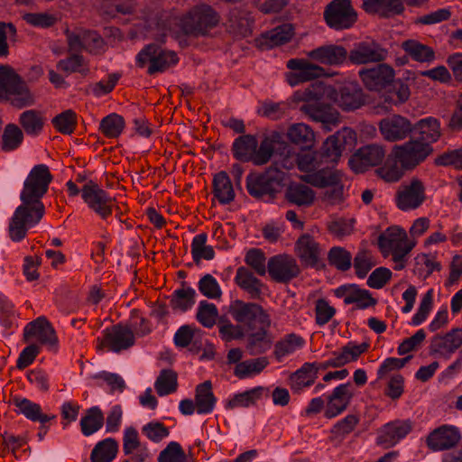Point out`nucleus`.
Masks as SVG:
<instances>
[{
  "label": "nucleus",
  "instance_id": "obj_64",
  "mask_svg": "<svg viewBox=\"0 0 462 462\" xmlns=\"http://www.w3.org/2000/svg\"><path fill=\"white\" fill-rule=\"evenodd\" d=\"M187 456L180 443L170 442L158 456V462H186Z\"/></svg>",
  "mask_w": 462,
  "mask_h": 462
},
{
  "label": "nucleus",
  "instance_id": "obj_58",
  "mask_svg": "<svg viewBox=\"0 0 462 462\" xmlns=\"http://www.w3.org/2000/svg\"><path fill=\"white\" fill-rule=\"evenodd\" d=\"M269 364L266 357H258L238 363L235 368V374L245 378L254 374L261 373Z\"/></svg>",
  "mask_w": 462,
  "mask_h": 462
},
{
  "label": "nucleus",
  "instance_id": "obj_16",
  "mask_svg": "<svg viewBox=\"0 0 462 462\" xmlns=\"http://www.w3.org/2000/svg\"><path fill=\"white\" fill-rule=\"evenodd\" d=\"M379 131L388 142H399L406 139L414 130L411 122L401 115H392L380 120Z\"/></svg>",
  "mask_w": 462,
  "mask_h": 462
},
{
  "label": "nucleus",
  "instance_id": "obj_35",
  "mask_svg": "<svg viewBox=\"0 0 462 462\" xmlns=\"http://www.w3.org/2000/svg\"><path fill=\"white\" fill-rule=\"evenodd\" d=\"M285 199L299 207H308L314 202L315 192L303 183L292 182L286 189Z\"/></svg>",
  "mask_w": 462,
  "mask_h": 462
},
{
  "label": "nucleus",
  "instance_id": "obj_46",
  "mask_svg": "<svg viewBox=\"0 0 462 462\" xmlns=\"http://www.w3.org/2000/svg\"><path fill=\"white\" fill-rule=\"evenodd\" d=\"M304 345V339L294 334L291 333L285 336L282 339L276 342L274 345V356L277 360H282L284 356L292 354Z\"/></svg>",
  "mask_w": 462,
  "mask_h": 462
},
{
  "label": "nucleus",
  "instance_id": "obj_6",
  "mask_svg": "<svg viewBox=\"0 0 462 462\" xmlns=\"http://www.w3.org/2000/svg\"><path fill=\"white\" fill-rule=\"evenodd\" d=\"M219 15L208 5L201 4L192 7L183 17L181 23L187 34L204 35L208 30L217 26Z\"/></svg>",
  "mask_w": 462,
  "mask_h": 462
},
{
  "label": "nucleus",
  "instance_id": "obj_43",
  "mask_svg": "<svg viewBox=\"0 0 462 462\" xmlns=\"http://www.w3.org/2000/svg\"><path fill=\"white\" fill-rule=\"evenodd\" d=\"M289 139L302 149H310L315 143L313 130L303 123L294 124L288 130Z\"/></svg>",
  "mask_w": 462,
  "mask_h": 462
},
{
  "label": "nucleus",
  "instance_id": "obj_2",
  "mask_svg": "<svg viewBox=\"0 0 462 462\" xmlns=\"http://www.w3.org/2000/svg\"><path fill=\"white\" fill-rule=\"evenodd\" d=\"M52 179L46 164L33 166L23 182L20 194L22 203L45 212L42 199L47 193Z\"/></svg>",
  "mask_w": 462,
  "mask_h": 462
},
{
  "label": "nucleus",
  "instance_id": "obj_21",
  "mask_svg": "<svg viewBox=\"0 0 462 462\" xmlns=\"http://www.w3.org/2000/svg\"><path fill=\"white\" fill-rule=\"evenodd\" d=\"M355 139V132L345 127L328 136L322 144L321 156L329 162H337L346 146L351 145Z\"/></svg>",
  "mask_w": 462,
  "mask_h": 462
},
{
  "label": "nucleus",
  "instance_id": "obj_25",
  "mask_svg": "<svg viewBox=\"0 0 462 462\" xmlns=\"http://www.w3.org/2000/svg\"><path fill=\"white\" fill-rule=\"evenodd\" d=\"M354 396L351 391V383H342L337 386L328 397L324 416L332 419L344 412Z\"/></svg>",
  "mask_w": 462,
  "mask_h": 462
},
{
  "label": "nucleus",
  "instance_id": "obj_36",
  "mask_svg": "<svg viewBox=\"0 0 462 462\" xmlns=\"http://www.w3.org/2000/svg\"><path fill=\"white\" fill-rule=\"evenodd\" d=\"M293 34L294 29L292 24L283 23L263 34L260 44L266 48L280 46L289 42Z\"/></svg>",
  "mask_w": 462,
  "mask_h": 462
},
{
  "label": "nucleus",
  "instance_id": "obj_55",
  "mask_svg": "<svg viewBox=\"0 0 462 462\" xmlns=\"http://www.w3.org/2000/svg\"><path fill=\"white\" fill-rule=\"evenodd\" d=\"M196 291L193 288L176 290L171 299V306L173 310L186 311L195 304Z\"/></svg>",
  "mask_w": 462,
  "mask_h": 462
},
{
  "label": "nucleus",
  "instance_id": "obj_54",
  "mask_svg": "<svg viewBox=\"0 0 462 462\" xmlns=\"http://www.w3.org/2000/svg\"><path fill=\"white\" fill-rule=\"evenodd\" d=\"M230 28L237 34L245 37L251 33L252 20L244 11L232 9L229 12Z\"/></svg>",
  "mask_w": 462,
  "mask_h": 462
},
{
  "label": "nucleus",
  "instance_id": "obj_53",
  "mask_svg": "<svg viewBox=\"0 0 462 462\" xmlns=\"http://www.w3.org/2000/svg\"><path fill=\"white\" fill-rule=\"evenodd\" d=\"M57 69L66 74L78 72L83 76H87L89 72V69L85 64L84 57L79 53H73L69 57L59 60Z\"/></svg>",
  "mask_w": 462,
  "mask_h": 462
},
{
  "label": "nucleus",
  "instance_id": "obj_33",
  "mask_svg": "<svg viewBox=\"0 0 462 462\" xmlns=\"http://www.w3.org/2000/svg\"><path fill=\"white\" fill-rule=\"evenodd\" d=\"M300 180L316 188H327L330 184H336L340 180V173L328 167L319 170L316 168L309 173L300 176Z\"/></svg>",
  "mask_w": 462,
  "mask_h": 462
},
{
  "label": "nucleus",
  "instance_id": "obj_44",
  "mask_svg": "<svg viewBox=\"0 0 462 462\" xmlns=\"http://www.w3.org/2000/svg\"><path fill=\"white\" fill-rule=\"evenodd\" d=\"M258 142L255 136L245 134L236 138L233 143L234 156L243 162H252Z\"/></svg>",
  "mask_w": 462,
  "mask_h": 462
},
{
  "label": "nucleus",
  "instance_id": "obj_28",
  "mask_svg": "<svg viewBox=\"0 0 462 462\" xmlns=\"http://www.w3.org/2000/svg\"><path fill=\"white\" fill-rule=\"evenodd\" d=\"M296 251L299 258L307 265L311 267L318 266L320 257L319 245L314 238L304 234L299 237L296 242Z\"/></svg>",
  "mask_w": 462,
  "mask_h": 462
},
{
  "label": "nucleus",
  "instance_id": "obj_23",
  "mask_svg": "<svg viewBox=\"0 0 462 462\" xmlns=\"http://www.w3.org/2000/svg\"><path fill=\"white\" fill-rule=\"evenodd\" d=\"M460 439L457 428L443 425L432 430L427 437L426 442L432 451H441L454 448Z\"/></svg>",
  "mask_w": 462,
  "mask_h": 462
},
{
  "label": "nucleus",
  "instance_id": "obj_30",
  "mask_svg": "<svg viewBox=\"0 0 462 462\" xmlns=\"http://www.w3.org/2000/svg\"><path fill=\"white\" fill-rule=\"evenodd\" d=\"M462 345V329L453 328L444 336L436 335L430 343V349L440 354L454 353Z\"/></svg>",
  "mask_w": 462,
  "mask_h": 462
},
{
  "label": "nucleus",
  "instance_id": "obj_3",
  "mask_svg": "<svg viewBox=\"0 0 462 462\" xmlns=\"http://www.w3.org/2000/svg\"><path fill=\"white\" fill-rule=\"evenodd\" d=\"M285 172L278 169L277 162L261 174L250 173L246 176V189L250 196L265 200H273L283 186Z\"/></svg>",
  "mask_w": 462,
  "mask_h": 462
},
{
  "label": "nucleus",
  "instance_id": "obj_57",
  "mask_svg": "<svg viewBox=\"0 0 462 462\" xmlns=\"http://www.w3.org/2000/svg\"><path fill=\"white\" fill-rule=\"evenodd\" d=\"M328 261L331 266H334L341 272H346L351 267L352 255L350 252L344 247L334 246L328 254Z\"/></svg>",
  "mask_w": 462,
  "mask_h": 462
},
{
  "label": "nucleus",
  "instance_id": "obj_11",
  "mask_svg": "<svg viewBox=\"0 0 462 462\" xmlns=\"http://www.w3.org/2000/svg\"><path fill=\"white\" fill-rule=\"evenodd\" d=\"M103 333L104 337L97 339L98 349L107 347L110 351L119 353L129 349L135 342L134 330L125 325H114L106 328Z\"/></svg>",
  "mask_w": 462,
  "mask_h": 462
},
{
  "label": "nucleus",
  "instance_id": "obj_59",
  "mask_svg": "<svg viewBox=\"0 0 462 462\" xmlns=\"http://www.w3.org/2000/svg\"><path fill=\"white\" fill-rule=\"evenodd\" d=\"M359 422V417L355 414H349L337 421L331 429V439L341 441L346 435L351 433Z\"/></svg>",
  "mask_w": 462,
  "mask_h": 462
},
{
  "label": "nucleus",
  "instance_id": "obj_5",
  "mask_svg": "<svg viewBox=\"0 0 462 462\" xmlns=\"http://www.w3.org/2000/svg\"><path fill=\"white\" fill-rule=\"evenodd\" d=\"M229 313L237 323L244 325L247 331L255 330L262 326L271 327L270 315L257 303L236 300L229 307Z\"/></svg>",
  "mask_w": 462,
  "mask_h": 462
},
{
  "label": "nucleus",
  "instance_id": "obj_8",
  "mask_svg": "<svg viewBox=\"0 0 462 462\" xmlns=\"http://www.w3.org/2000/svg\"><path fill=\"white\" fill-rule=\"evenodd\" d=\"M136 60L142 68L149 63L147 72L150 75L162 72L179 60L174 51L162 50L156 44L147 45L138 53Z\"/></svg>",
  "mask_w": 462,
  "mask_h": 462
},
{
  "label": "nucleus",
  "instance_id": "obj_56",
  "mask_svg": "<svg viewBox=\"0 0 462 462\" xmlns=\"http://www.w3.org/2000/svg\"><path fill=\"white\" fill-rule=\"evenodd\" d=\"M125 127L123 116L117 114H110L100 122L99 129L108 138L118 137Z\"/></svg>",
  "mask_w": 462,
  "mask_h": 462
},
{
  "label": "nucleus",
  "instance_id": "obj_13",
  "mask_svg": "<svg viewBox=\"0 0 462 462\" xmlns=\"http://www.w3.org/2000/svg\"><path fill=\"white\" fill-rule=\"evenodd\" d=\"M33 339L50 350L58 349L59 340L55 329L44 316L29 322L23 329V340L30 342Z\"/></svg>",
  "mask_w": 462,
  "mask_h": 462
},
{
  "label": "nucleus",
  "instance_id": "obj_18",
  "mask_svg": "<svg viewBox=\"0 0 462 462\" xmlns=\"http://www.w3.org/2000/svg\"><path fill=\"white\" fill-rule=\"evenodd\" d=\"M348 54L351 63L364 65L384 61L388 56V51L375 41H369L356 43Z\"/></svg>",
  "mask_w": 462,
  "mask_h": 462
},
{
  "label": "nucleus",
  "instance_id": "obj_61",
  "mask_svg": "<svg viewBox=\"0 0 462 462\" xmlns=\"http://www.w3.org/2000/svg\"><path fill=\"white\" fill-rule=\"evenodd\" d=\"M54 127L61 134H70L74 132L77 125V115L71 110L68 109L52 119Z\"/></svg>",
  "mask_w": 462,
  "mask_h": 462
},
{
  "label": "nucleus",
  "instance_id": "obj_40",
  "mask_svg": "<svg viewBox=\"0 0 462 462\" xmlns=\"http://www.w3.org/2000/svg\"><path fill=\"white\" fill-rule=\"evenodd\" d=\"M213 192L220 204H229L234 200L235 190L226 171H220L214 176Z\"/></svg>",
  "mask_w": 462,
  "mask_h": 462
},
{
  "label": "nucleus",
  "instance_id": "obj_10",
  "mask_svg": "<svg viewBox=\"0 0 462 462\" xmlns=\"http://www.w3.org/2000/svg\"><path fill=\"white\" fill-rule=\"evenodd\" d=\"M324 19L330 28L345 30L356 22L357 14L350 0H333L324 11Z\"/></svg>",
  "mask_w": 462,
  "mask_h": 462
},
{
  "label": "nucleus",
  "instance_id": "obj_1",
  "mask_svg": "<svg viewBox=\"0 0 462 462\" xmlns=\"http://www.w3.org/2000/svg\"><path fill=\"white\" fill-rule=\"evenodd\" d=\"M332 88L323 84H312L302 92H298L299 99L302 100L300 110L313 121L320 122L326 131L339 123L338 112L330 105L323 102L325 96H331Z\"/></svg>",
  "mask_w": 462,
  "mask_h": 462
},
{
  "label": "nucleus",
  "instance_id": "obj_19",
  "mask_svg": "<svg viewBox=\"0 0 462 462\" xmlns=\"http://www.w3.org/2000/svg\"><path fill=\"white\" fill-rule=\"evenodd\" d=\"M425 199V187L417 178L411 179L407 184H402L396 194V205L403 211L418 208Z\"/></svg>",
  "mask_w": 462,
  "mask_h": 462
},
{
  "label": "nucleus",
  "instance_id": "obj_20",
  "mask_svg": "<svg viewBox=\"0 0 462 462\" xmlns=\"http://www.w3.org/2000/svg\"><path fill=\"white\" fill-rule=\"evenodd\" d=\"M385 157L382 145L369 144L359 148L349 159L348 164L355 172H364L368 168L379 165Z\"/></svg>",
  "mask_w": 462,
  "mask_h": 462
},
{
  "label": "nucleus",
  "instance_id": "obj_34",
  "mask_svg": "<svg viewBox=\"0 0 462 462\" xmlns=\"http://www.w3.org/2000/svg\"><path fill=\"white\" fill-rule=\"evenodd\" d=\"M287 68L299 71L298 77L305 82L326 76V69L304 59H291L287 61Z\"/></svg>",
  "mask_w": 462,
  "mask_h": 462
},
{
  "label": "nucleus",
  "instance_id": "obj_31",
  "mask_svg": "<svg viewBox=\"0 0 462 462\" xmlns=\"http://www.w3.org/2000/svg\"><path fill=\"white\" fill-rule=\"evenodd\" d=\"M235 282L240 289L249 294L251 299L261 298L263 283L246 267L237 268Z\"/></svg>",
  "mask_w": 462,
  "mask_h": 462
},
{
  "label": "nucleus",
  "instance_id": "obj_52",
  "mask_svg": "<svg viewBox=\"0 0 462 462\" xmlns=\"http://www.w3.org/2000/svg\"><path fill=\"white\" fill-rule=\"evenodd\" d=\"M154 387L160 396L176 392L178 387L177 373L171 369L162 370L155 381Z\"/></svg>",
  "mask_w": 462,
  "mask_h": 462
},
{
  "label": "nucleus",
  "instance_id": "obj_42",
  "mask_svg": "<svg viewBox=\"0 0 462 462\" xmlns=\"http://www.w3.org/2000/svg\"><path fill=\"white\" fill-rule=\"evenodd\" d=\"M317 377L315 365L310 363H305L290 376V386L293 391L299 392L304 387L313 384Z\"/></svg>",
  "mask_w": 462,
  "mask_h": 462
},
{
  "label": "nucleus",
  "instance_id": "obj_38",
  "mask_svg": "<svg viewBox=\"0 0 462 462\" xmlns=\"http://www.w3.org/2000/svg\"><path fill=\"white\" fill-rule=\"evenodd\" d=\"M402 49L415 61L430 63L435 60L434 50L417 40H406L402 42Z\"/></svg>",
  "mask_w": 462,
  "mask_h": 462
},
{
  "label": "nucleus",
  "instance_id": "obj_17",
  "mask_svg": "<svg viewBox=\"0 0 462 462\" xmlns=\"http://www.w3.org/2000/svg\"><path fill=\"white\" fill-rule=\"evenodd\" d=\"M267 269L271 278L281 283L291 282L300 273L297 261L288 254H278L271 257L267 263Z\"/></svg>",
  "mask_w": 462,
  "mask_h": 462
},
{
  "label": "nucleus",
  "instance_id": "obj_50",
  "mask_svg": "<svg viewBox=\"0 0 462 462\" xmlns=\"http://www.w3.org/2000/svg\"><path fill=\"white\" fill-rule=\"evenodd\" d=\"M19 123L29 135H37L42 130L43 117L37 110H26L20 115Z\"/></svg>",
  "mask_w": 462,
  "mask_h": 462
},
{
  "label": "nucleus",
  "instance_id": "obj_4",
  "mask_svg": "<svg viewBox=\"0 0 462 462\" xmlns=\"http://www.w3.org/2000/svg\"><path fill=\"white\" fill-rule=\"evenodd\" d=\"M13 96L12 105L18 108L32 106L34 97L26 83L9 65H0V101Z\"/></svg>",
  "mask_w": 462,
  "mask_h": 462
},
{
  "label": "nucleus",
  "instance_id": "obj_47",
  "mask_svg": "<svg viewBox=\"0 0 462 462\" xmlns=\"http://www.w3.org/2000/svg\"><path fill=\"white\" fill-rule=\"evenodd\" d=\"M104 424V415L97 406L87 410L86 415L81 418V431L85 436H90L97 431Z\"/></svg>",
  "mask_w": 462,
  "mask_h": 462
},
{
  "label": "nucleus",
  "instance_id": "obj_62",
  "mask_svg": "<svg viewBox=\"0 0 462 462\" xmlns=\"http://www.w3.org/2000/svg\"><path fill=\"white\" fill-rule=\"evenodd\" d=\"M146 448H142L138 431L135 428L130 426L125 428L123 435V452L125 456H133L139 450Z\"/></svg>",
  "mask_w": 462,
  "mask_h": 462
},
{
  "label": "nucleus",
  "instance_id": "obj_51",
  "mask_svg": "<svg viewBox=\"0 0 462 462\" xmlns=\"http://www.w3.org/2000/svg\"><path fill=\"white\" fill-rule=\"evenodd\" d=\"M208 236L201 233L193 237L191 243V254L194 262L199 264L201 259L212 260L215 256V252L212 246L207 245Z\"/></svg>",
  "mask_w": 462,
  "mask_h": 462
},
{
  "label": "nucleus",
  "instance_id": "obj_12",
  "mask_svg": "<svg viewBox=\"0 0 462 462\" xmlns=\"http://www.w3.org/2000/svg\"><path fill=\"white\" fill-rule=\"evenodd\" d=\"M378 245L383 254L391 253L400 259L407 256L415 244L408 241L407 234L403 229L391 226L379 236Z\"/></svg>",
  "mask_w": 462,
  "mask_h": 462
},
{
  "label": "nucleus",
  "instance_id": "obj_14",
  "mask_svg": "<svg viewBox=\"0 0 462 462\" xmlns=\"http://www.w3.org/2000/svg\"><path fill=\"white\" fill-rule=\"evenodd\" d=\"M81 197L88 208L102 219H106L112 214L114 199L109 197L104 189L93 181H89L83 186Z\"/></svg>",
  "mask_w": 462,
  "mask_h": 462
},
{
  "label": "nucleus",
  "instance_id": "obj_37",
  "mask_svg": "<svg viewBox=\"0 0 462 462\" xmlns=\"http://www.w3.org/2000/svg\"><path fill=\"white\" fill-rule=\"evenodd\" d=\"M413 126V132L420 135L416 139L427 142L430 145L438 141L441 135L439 120L431 116L419 120Z\"/></svg>",
  "mask_w": 462,
  "mask_h": 462
},
{
  "label": "nucleus",
  "instance_id": "obj_7",
  "mask_svg": "<svg viewBox=\"0 0 462 462\" xmlns=\"http://www.w3.org/2000/svg\"><path fill=\"white\" fill-rule=\"evenodd\" d=\"M44 213V211L23 203L18 206L8 226L11 240L14 242L22 241L26 236L29 228L38 224Z\"/></svg>",
  "mask_w": 462,
  "mask_h": 462
},
{
  "label": "nucleus",
  "instance_id": "obj_45",
  "mask_svg": "<svg viewBox=\"0 0 462 462\" xmlns=\"http://www.w3.org/2000/svg\"><path fill=\"white\" fill-rule=\"evenodd\" d=\"M118 443L115 439H105L94 447L90 454L91 462H112L118 452Z\"/></svg>",
  "mask_w": 462,
  "mask_h": 462
},
{
  "label": "nucleus",
  "instance_id": "obj_15",
  "mask_svg": "<svg viewBox=\"0 0 462 462\" xmlns=\"http://www.w3.org/2000/svg\"><path fill=\"white\" fill-rule=\"evenodd\" d=\"M358 75L368 90L380 92L392 85L395 71L390 65L379 62L374 67L360 69Z\"/></svg>",
  "mask_w": 462,
  "mask_h": 462
},
{
  "label": "nucleus",
  "instance_id": "obj_41",
  "mask_svg": "<svg viewBox=\"0 0 462 462\" xmlns=\"http://www.w3.org/2000/svg\"><path fill=\"white\" fill-rule=\"evenodd\" d=\"M14 403L19 409V411L32 421H39L43 424L55 418V415L50 416L42 413L41 406L29 399L15 397Z\"/></svg>",
  "mask_w": 462,
  "mask_h": 462
},
{
  "label": "nucleus",
  "instance_id": "obj_24",
  "mask_svg": "<svg viewBox=\"0 0 462 462\" xmlns=\"http://www.w3.org/2000/svg\"><path fill=\"white\" fill-rule=\"evenodd\" d=\"M308 57L320 64L328 66H340L347 59L349 54L342 45L326 44L315 48L308 52Z\"/></svg>",
  "mask_w": 462,
  "mask_h": 462
},
{
  "label": "nucleus",
  "instance_id": "obj_63",
  "mask_svg": "<svg viewBox=\"0 0 462 462\" xmlns=\"http://www.w3.org/2000/svg\"><path fill=\"white\" fill-rule=\"evenodd\" d=\"M199 292L208 299H219L222 295L221 288L211 274H205L198 282Z\"/></svg>",
  "mask_w": 462,
  "mask_h": 462
},
{
  "label": "nucleus",
  "instance_id": "obj_22",
  "mask_svg": "<svg viewBox=\"0 0 462 462\" xmlns=\"http://www.w3.org/2000/svg\"><path fill=\"white\" fill-rule=\"evenodd\" d=\"M412 430L410 420H393L383 425L378 431L376 443L389 448L405 438Z\"/></svg>",
  "mask_w": 462,
  "mask_h": 462
},
{
  "label": "nucleus",
  "instance_id": "obj_48",
  "mask_svg": "<svg viewBox=\"0 0 462 462\" xmlns=\"http://www.w3.org/2000/svg\"><path fill=\"white\" fill-rule=\"evenodd\" d=\"M23 141V133L14 124L5 125L1 136V148L5 152L16 150Z\"/></svg>",
  "mask_w": 462,
  "mask_h": 462
},
{
  "label": "nucleus",
  "instance_id": "obj_60",
  "mask_svg": "<svg viewBox=\"0 0 462 462\" xmlns=\"http://www.w3.org/2000/svg\"><path fill=\"white\" fill-rule=\"evenodd\" d=\"M218 310L214 303H209L207 300L199 302L196 318L198 321L205 328H212L217 321Z\"/></svg>",
  "mask_w": 462,
  "mask_h": 462
},
{
  "label": "nucleus",
  "instance_id": "obj_49",
  "mask_svg": "<svg viewBox=\"0 0 462 462\" xmlns=\"http://www.w3.org/2000/svg\"><path fill=\"white\" fill-rule=\"evenodd\" d=\"M264 391V387L258 386L244 393H237L227 402L226 407L227 409H235L238 407L246 408L254 405L261 399Z\"/></svg>",
  "mask_w": 462,
  "mask_h": 462
},
{
  "label": "nucleus",
  "instance_id": "obj_26",
  "mask_svg": "<svg viewBox=\"0 0 462 462\" xmlns=\"http://www.w3.org/2000/svg\"><path fill=\"white\" fill-rule=\"evenodd\" d=\"M332 95L335 96L337 105L345 111L356 110L365 104L363 90L355 82L345 84L337 92L332 88Z\"/></svg>",
  "mask_w": 462,
  "mask_h": 462
},
{
  "label": "nucleus",
  "instance_id": "obj_32",
  "mask_svg": "<svg viewBox=\"0 0 462 462\" xmlns=\"http://www.w3.org/2000/svg\"><path fill=\"white\" fill-rule=\"evenodd\" d=\"M195 402L197 404V413H211L217 403V397L214 395L212 383L207 380L196 386Z\"/></svg>",
  "mask_w": 462,
  "mask_h": 462
},
{
  "label": "nucleus",
  "instance_id": "obj_39",
  "mask_svg": "<svg viewBox=\"0 0 462 462\" xmlns=\"http://www.w3.org/2000/svg\"><path fill=\"white\" fill-rule=\"evenodd\" d=\"M405 171H408V169L400 163L399 159L395 158L393 150H392L384 164L376 169L375 172L384 181L392 183L400 180L404 175Z\"/></svg>",
  "mask_w": 462,
  "mask_h": 462
},
{
  "label": "nucleus",
  "instance_id": "obj_29",
  "mask_svg": "<svg viewBox=\"0 0 462 462\" xmlns=\"http://www.w3.org/2000/svg\"><path fill=\"white\" fill-rule=\"evenodd\" d=\"M364 10L369 14H378L382 17L402 14L405 8L401 0H363Z\"/></svg>",
  "mask_w": 462,
  "mask_h": 462
},
{
  "label": "nucleus",
  "instance_id": "obj_27",
  "mask_svg": "<svg viewBox=\"0 0 462 462\" xmlns=\"http://www.w3.org/2000/svg\"><path fill=\"white\" fill-rule=\"evenodd\" d=\"M269 328L270 327L262 326L255 330L248 331L245 347L250 355H261L271 349L273 337Z\"/></svg>",
  "mask_w": 462,
  "mask_h": 462
},
{
  "label": "nucleus",
  "instance_id": "obj_9",
  "mask_svg": "<svg viewBox=\"0 0 462 462\" xmlns=\"http://www.w3.org/2000/svg\"><path fill=\"white\" fill-rule=\"evenodd\" d=\"M393 150L395 158L399 159L400 163L408 170L414 169L433 152L430 143L416 138L401 145H395Z\"/></svg>",
  "mask_w": 462,
  "mask_h": 462
}]
</instances>
